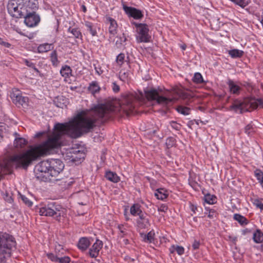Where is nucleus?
<instances>
[{"mask_svg":"<svg viewBox=\"0 0 263 263\" xmlns=\"http://www.w3.org/2000/svg\"><path fill=\"white\" fill-rule=\"evenodd\" d=\"M145 96L149 101H155L157 104L166 106L180 99L183 101V103L189 105L193 101V97L190 93L178 90L176 95H173L170 92H166L163 93H159L155 89H149L145 91Z\"/></svg>","mask_w":263,"mask_h":263,"instance_id":"1","label":"nucleus"},{"mask_svg":"<svg viewBox=\"0 0 263 263\" xmlns=\"http://www.w3.org/2000/svg\"><path fill=\"white\" fill-rule=\"evenodd\" d=\"M29 3L28 5V9L23 11H21V12L18 13L13 11L14 15L16 18H25L24 22L26 25L28 27H34L37 25L40 21V16L36 13L35 11L38 8L37 0H28Z\"/></svg>","mask_w":263,"mask_h":263,"instance_id":"2","label":"nucleus"},{"mask_svg":"<svg viewBox=\"0 0 263 263\" xmlns=\"http://www.w3.org/2000/svg\"><path fill=\"white\" fill-rule=\"evenodd\" d=\"M259 105L263 108V99L247 98L242 101H235L230 107L235 112L242 114L246 111H251L257 108Z\"/></svg>","mask_w":263,"mask_h":263,"instance_id":"3","label":"nucleus"},{"mask_svg":"<svg viewBox=\"0 0 263 263\" xmlns=\"http://www.w3.org/2000/svg\"><path fill=\"white\" fill-rule=\"evenodd\" d=\"M144 100V95L142 92L139 94L134 93H127L124 95L120 100V107L126 115L129 116L134 112L138 101H142Z\"/></svg>","mask_w":263,"mask_h":263,"instance_id":"4","label":"nucleus"},{"mask_svg":"<svg viewBox=\"0 0 263 263\" xmlns=\"http://www.w3.org/2000/svg\"><path fill=\"white\" fill-rule=\"evenodd\" d=\"M16 242L14 237L6 233L0 232V263L5 262L11 255L12 249Z\"/></svg>","mask_w":263,"mask_h":263,"instance_id":"5","label":"nucleus"},{"mask_svg":"<svg viewBox=\"0 0 263 263\" xmlns=\"http://www.w3.org/2000/svg\"><path fill=\"white\" fill-rule=\"evenodd\" d=\"M62 206L54 201L48 202L40 209L39 213L42 216L53 217L60 221L63 213Z\"/></svg>","mask_w":263,"mask_h":263,"instance_id":"6","label":"nucleus"},{"mask_svg":"<svg viewBox=\"0 0 263 263\" xmlns=\"http://www.w3.org/2000/svg\"><path fill=\"white\" fill-rule=\"evenodd\" d=\"M50 164L49 159L43 160L36 164L34 168V173L36 178L42 181H46L48 179H50L49 177Z\"/></svg>","mask_w":263,"mask_h":263,"instance_id":"7","label":"nucleus"},{"mask_svg":"<svg viewBox=\"0 0 263 263\" xmlns=\"http://www.w3.org/2000/svg\"><path fill=\"white\" fill-rule=\"evenodd\" d=\"M29 4L28 0H10L7 6L8 11L12 17L16 18L13 11L20 13L21 11H23V9L27 10Z\"/></svg>","mask_w":263,"mask_h":263,"instance_id":"8","label":"nucleus"},{"mask_svg":"<svg viewBox=\"0 0 263 263\" xmlns=\"http://www.w3.org/2000/svg\"><path fill=\"white\" fill-rule=\"evenodd\" d=\"M133 24L137 28V35L136 39L138 43L148 42L151 39V36L148 34L149 29L146 24L137 23L133 22Z\"/></svg>","mask_w":263,"mask_h":263,"instance_id":"9","label":"nucleus"},{"mask_svg":"<svg viewBox=\"0 0 263 263\" xmlns=\"http://www.w3.org/2000/svg\"><path fill=\"white\" fill-rule=\"evenodd\" d=\"M50 176L57 177L64 168V164L63 162L58 159H49Z\"/></svg>","mask_w":263,"mask_h":263,"instance_id":"10","label":"nucleus"},{"mask_svg":"<svg viewBox=\"0 0 263 263\" xmlns=\"http://www.w3.org/2000/svg\"><path fill=\"white\" fill-rule=\"evenodd\" d=\"M122 6L124 11L129 17H133L136 20H140L143 17L141 10L134 7L127 6L124 3H123Z\"/></svg>","mask_w":263,"mask_h":263,"instance_id":"11","label":"nucleus"},{"mask_svg":"<svg viewBox=\"0 0 263 263\" xmlns=\"http://www.w3.org/2000/svg\"><path fill=\"white\" fill-rule=\"evenodd\" d=\"M13 102L16 105H23L26 103L27 98L22 97L21 91L16 88L13 89L10 94Z\"/></svg>","mask_w":263,"mask_h":263,"instance_id":"12","label":"nucleus"},{"mask_svg":"<svg viewBox=\"0 0 263 263\" xmlns=\"http://www.w3.org/2000/svg\"><path fill=\"white\" fill-rule=\"evenodd\" d=\"M137 226L140 229H146L150 226L148 215L144 213L139 216L137 220Z\"/></svg>","mask_w":263,"mask_h":263,"instance_id":"13","label":"nucleus"},{"mask_svg":"<svg viewBox=\"0 0 263 263\" xmlns=\"http://www.w3.org/2000/svg\"><path fill=\"white\" fill-rule=\"evenodd\" d=\"M102 241L97 240L96 242L93 243L89 249V253L90 256L92 258L97 257L99 255L100 250L102 248Z\"/></svg>","mask_w":263,"mask_h":263,"instance_id":"14","label":"nucleus"},{"mask_svg":"<svg viewBox=\"0 0 263 263\" xmlns=\"http://www.w3.org/2000/svg\"><path fill=\"white\" fill-rule=\"evenodd\" d=\"M106 19L109 24L108 28L109 32L112 35L116 34L117 33V28L118 26L116 21L110 17H107Z\"/></svg>","mask_w":263,"mask_h":263,"instance_id":"15","label":"nucleus"},{"mask_svg":"<svg viewBox=\"0 0 263 263\" xmlns=\"http://www.w3.org/2000/svg\"><path fill=\"white\" fill-rule=\"evenodd\" d=\"M67 31L72 34V36H69L70 37H74L76 39L82 40V35L79 28L69 27Z\"/></svg>","mask_w":263,"mask_h":263,"instance_id":"16","label":"nucleus"},{"mask_svg":"<svg viewBox=\"0 0 263 263\" xmlns=\"http://www.w3.org/2000/svg\"><path fill=\"white\" fill-rule=\"evenodd\" d=\"M28 143L27 140L23 138L16 137L14 141V146L17 148H22Z\"/></svg>","mask_w":263,"mask_h":263,"instance_id":"17","label":"nucleus"},{"mask_svg":"<svg viewBox=\"0 0 263 263\" xmlns=\"http://www.w3.org/2000/svg\"><path fill=\"white\" fill-rule=\"evenodd\" d=\"M89 245V240L86 237H82L80 238L78 243V248L82 251L86 250Z\"/></svg>","mask_w":263,"mask_h":263,"instance_id":"18","label":"nucleus"},{"mask_svg":"<svg viewBox=\"0 0 263 263\" xmlns=\"http://www.w3.org/2000/svg\"><path fill=\"white\" fill-rule=\"evenodd\" d=\"M116 62L120 67H121L125 62L128 64V57L127 56L126 58H125V54L123 53H120L117 56Z\"/></svg>","mask_w":263,"mask_h":263,"instance_id":"19","label":"nucleus"},{"mask_svg":"<svg viewBox=\"0 0 263 263\" xmlns=\"http://www.w3.org/2000/svg\"><path fill=\"white\" fill-rule=\"evenodd\" d=\"M106 179L112 182L117 183L120 181V177L116 173L112 172H107L105 174Z\"/></svg>","mask_w":263,"mask_h":263,"instance_id":"20","label":"nucleus"},{"mask_svg":"<svg viewBox=\"0 0 263 263\" xmlns=\"http://www.w3.org/2000/svg\"><path fill=\"white\" fill-rule=\"evenodd\" d=\"M100 89V87L97 81L91 82L88 87V90L93 95L99 92Z\"/></svg>","mask_w":263,"mask_h":263,"instance_id":"21","label":"nucleus"},{"mask_svg":"<svg viewBox=\"0 0 263 263\" xmlns=\"http://www.w3.org/2000/svg\"><path fill=\"white\" fill-rule=\"evenodd\" d=\"M155 195L157 199L163 200L167 197L168 194L165 190L160 188L156 190L155 193Z\"/></svg>","mask_w":263,"mask_h":263,"instance_id":"22","label":"nucleus"},{"mask_svg":"<svg viewBox=\"0 0 263 263\" xmlns=\"http://www.w3.org/2000/svg\"><path fill=\"white\" fill-rule=\"evenodd\" d=\"M130 212L133 216L138 215L139 216L144 213L140 209V205L138 204H133L130 208Z\"/></svg>","mask_w":263,"mask_h":263,"instance_id":"23","label":"nucleus"},{"mask_svg":"<svg viewBox=\"0 0 263 263\" xmlns=\"http://www.w3.org/2000/svg\"><path fill=\"white\" fill-rule=\"evenodd\" d=\"M228 84L231 93L234 94H238L239 92V90L240 89V87L235 84L233 81L230 80L228 83Z\"/></svg>","mask_w":263,"mask_h":263,"instance_id":"24","label":"nucleus"},{"mask_svg":"<svg viewBox=\"0 0 263 263\" xmlns=\"http://www.w3.org/2000/svg\"><path fill=\"white\" fill-rule=\"evenodd\" d=\"M234 219L237 221L241 226L247 225L249 223L248 219L239 214H235L233 216Z\"/></svg>","mask_w":263,"mask_h":263,"instance_id":"25","label":"nucleus"},{"mask_svg":"<svg viewBox=\"0 0 263 263\" xmlns=\"http://www.w3.org/2000/svg\"><path fill=\"white\" fill-rule=\"evenodd\" d=\"M71 68L67 65L63 66L60 70L61 74L65 78H69L71 75Z\"/></svg>","mask_w":263,"mask_h":263,"instance_id":"26","label":"nucleus"},{"mask_svg":"<svg viewBox=\"0 0 263 263\" xmlns=\"http://www.w3.org/2000/svg\"><path fill=\"white\" fill-rule=\"evenodd\" d=\"M143 240L146 242H152L154 240L155 233L153 231L149 232L147 234H141Z\"/></svg>","mask_w":263,"mask_h":263,"instance_id":"27","label":"nucleus"},{"mask_svg":"<svg viewBox=\"0 0 263 263\" xmlns=\"http://www.w3.org/2000/svg\"><path fill=\"white\" fill-rule=\"evenodd\" d=\"M52 47V44L45 43L37 47V50L39 53L46 52L50 50Z\"/></svg>","mask_w":263,"mask_h":263,"instance_id":"28","label":"nucleus"},{"mask_svg":"<svg viewBox=\"0 0 263 263\" xmlns=\"http://www.w3.org/2000/svg\"><path fill=\"white\" fill-rule=\"evenodd\" d=\"M254 241L256 243H260L263 241V233L257 229L253 234Z\"/></svg>","mask_w":263,"mask_h":263,"instance_id":"29","label":"nucleus"},{"mask_svg":"<svg viewBox=\"0 0 263 263\" xmlns=\"http://www.w3.org/2000/svg\"><path fill=\"white\" fill-rule=\"evenodd\" d=\"M229 54L233 58H238L242 56L243 52L237 49H232L229 51Z\"/></svg>","mask_w":263,"mask_h":263,"instance_id":"30","label":"nucleus"},{"mask_svg":"<svg viewBox=\"0 0 263 263\" xmlns=\"http://www.w3.org/2000/svg\"><path fill=\"white\" fill-rule=\"evenodd\" d=\"M60 249L56 247L55 248V255L53 253H48L47 254V256L49 259H50L51 261L58 262L59 256H60Z\"/></svg>","mask_w":263,"mask_h":263,"instance_id":"31","label":"nucleus"},{"mask_svg":"<svg viewBox=\"0 0 263 263\" xmlns=\"http://www.w3.org/2000/svg\"><path fill=\"white\" fill-rule=\"evenodd\" d=\"M50 61L54 66H57L60 62L58 59L57 52L55 50L53 51L50 54Z\"/></svg>","mask_w":263,"mask_h":263,"instance_id":"32","label":"nucleus"},{"mask_svg":"<svg viewBox=\"0 0 263 263\" xmlns=\"http://www.w3.org/2000/svg\"><path fill=\"white\" fill-rule=\"evenodd\" d=\"M177 111L183 115H187L190 114V108L187 107H184L181 105L178 106L176 108Z\"/></svg>","mask_w":263,"mask_h":263,"instance_id":"33","label":"nucleus"},{"mask_svg":"<svg viewBox=\"0 0 263 263\" xmlns=\"http://www.w3.org/2000/svg\"><path fill=\"white\" fill-rule=\"evenodd\" d=\"M216 197L214 195H212L210 194H207L204 196V200L206 203L209 204H212L215 203L216 202Z\"/></svg>","mask_w":263,"mask_h":263,"instance_id":"34","label":"nucleus"},{"mask_svg":"<svg viewBox=\"0 0 263 263\" xmlns=\"http://www.w3.org/2000/svg\"><path fill=\"white\" fill-rule=\"evenodd\" d=\"M193 81L197 84H200L204 82L202 75L199 72H196L192 79Z\"/></svg>","mask_w":263,"mask_h":263,"instance_id":"35","label":"nucleus"},{"mask_svg":"<svg viewBox=\"0 0 263 263\" xmlns=\"http://www.w3.org/2000/svg\"><path fill=\"white\" fill-rule=\"evenodd\" d=\"M174 251H176L179 255H181L184 253V248L181 246H177L175 247V246H173L172 248L170 249V252L172 253Z\"/></svg>","mask_w":263,"mask_h":263,"instance_id":"36","label":"nucleus"},{"mask_svg":"<svg viewBox=\"0 0 263 263\" xmlns=\"http://www.w3.org/2000/svg\"><path fill=\"white\" fill-rule=\"evenodd\" d=\"M254 172L257 179L263 187V172L260 170H256Z\"/></svg>","mask_w":263,"mask_h":263,"instance_id":"37","label":"nucleus"},{"mask_svg":"<svg viewBox=\"0 0 263 263\" xmlns=\"http://www.w3.org/2000/svg\"><path fill=\"white\" fill-rule=\"evenodd\" d=\"M242 8H245L250 2V0H231Z\"/></svg>","mask_w":263,"mask_h":263,"instance_id":"38","label":"nucleus"},{"mask_svg":"<svg viewBox=\"0 0 263 263\" xmlns=\"http://www.w3.org/2000/svg\"><path fill=\"white\" fill-rule=\"evenodd\" d=\"M74 152H80V151L72 149L67 151L64 156L65 159L69 161H72V158L73 157Z\"/></svg>","mask_w":263,"mask_h":263,"instance_id":"39","label":"nucleus"},{"mask_svg":"<svg viewBox=\"0 0 263 263\" xmlns=\"http://www.w3.org/2000/svg\"><path fill=\"white\" fill-rule=\"evenodd\" d=\"M129 76V72L125 71L124 70H121L119 72V78L122 81H126L128 80Z\"/></svg>","mask_w":263,"mask_h":263,"instance_id":"40","label":"nucleus"},{"mask_svg":"<svg viewBox=\"0 0 263 263\" xmlns=\"http://www.w3.org/2000/svg\"><path fill=\"white\" fill-rule=\"evenodd\" d=\"M165 144L167 148H170L176 144L175 139L173 137H169L166 139Z\"/></svg>","mask_w":263,"mask_h":263,"instance_id":"41","label":"nucleus"},{"mask_svg":"<svg viewBox=\"0 0 263 263\" xmlns=\"http://www.w3.org/2000/svg\"><path fill=\"white\" fill-rule=\"evenodd\" d=\"M85 26L87 28V30L90 32L92 36H95L97 34V31L92 28V25L89 22H86L85 23Z\"/></svg>","mask_w":263,"mask_h":263,"instance_id":"42","label":"nucleus"},{"mask_svg":"<svg viewBox=\"0 0 263 263\" xmlns=\"http://www.w3.org/2000/svg\"><path fill=\"white\" fill-rule=\"evenodd\" d=\"M24 63H25V64H26L27 66H28V67H30V68H31L33 69H34V70L36 72H37V73H39V72H40V71L38 70V69H37V68L35 67L34 64V63H33L32 62H31V61H29V60H27V59H24Z\"/></svg>","mask_w":263,"mask_h":263,"instance_id":"43","label":"nucleus"},{"mask_svg":"<svg viewBox=\"0 0 263 263\" xmlns=\"http://www.w3.org/2000/svg\"><path fill=\"white\" fill-rule=\"evenodd\" d=\"M70 262V258L68 256H64L63 257L61 256V254L60 256H59V259L58 262L59 263H69Z\"/></svg>","mask_w":263,"mask_h":263,"instance_id":"44","label":"nucleus"},{"mask_svg":"<svg viewBox=\"0 0 263 263\" xmlns=\"http://www.w3.org/2000/svg\"><path fill=\"white\" fill-rule=\"evenodd\" d=\"M118 228L120 231V236L121 237H123L124 235H126V230L123 224L118 225Z\"/></svg>","mask_w":263,"mask_h":263,"instance_id":"45","label":"nucleus"},{"mask_svg":"<svg viewBox=\"0 0 263 263\" xmlns=\"http://www.w3.org/2000/svg\"><path fill=\"white\" fill-rule=\"evenodd\" d=\"M20 197L26 205H28V206H32V202L25 196L20 194Z\"/></svg>","mask_w":263,"mask_h":263,"instance_id":"46","label":"nucleus"},{"mask_svg":"<svg viewBox=\"0 0 263 263\" xmlns=\"http://www.w3.org/2000/svg\"><path fill=\"white\" fill-rule=\"evenodd\" d=\"M253 204L261 210H263V203L258 199H254L252 200Z\"/></svg>","mask_w":263,"mask_h":263,"instance_id":"47","label":"nucleus"},{"mask_svg":"<svg viewBox=\"0 0 263 263\" xmlns=\"http://www.w3.org/2000/svg\"><path fill=\"white\" fill-rule=\"evenodd\" d=\"M170 124L171 126H172V127L173 128L176 129V130H179L181 128V124L177 123L175 121H172L170 122Z\"/></svg>","mask_w":263,"mask_h":263,"instance_id":"48","label":"nucleus"},{"mask_svg":"<svg viewBox=\"0 0 263 263\" xmlns=\"http://www.w3.org/2000/svg\"><path fill=\"white\" fill-rule=\"evenodd\" d=\"M79 152H74L73 157L72 158V162L74 163H79L81 161V158L80 157L78 156V154Z\"/></svg>","mask_w":263,"mask_h":263,"instance_id":"49","label":"nucleus"},{"mask_svg":"<svg viewBox=\"0 0 263 263\" xmlns=\"http://www.w3.org/2000/svg\"><path fill=\"white\" fill-rule=\"evenodd\" d=\"M118 40L116 41V44H122L123 42H125L126 41V36L124 33L122 34V36L118 37Z\"/></svg>","mask_w":263,"mask_h":263,"instance_id":"50","label":"nucleus"},{"mask_svg":"<svg viewBox=\"0 0 263 263\" xmlns=\"http://www.w3.org/2000/svg\"><path fill=\"white\" fill-rule=\"evenodd\" d=\"M245 133L248 135H250L253 132V127L251 125H247L245 128Z\"/></svg>","mask_w":263,"mask_h":263,"instance_id":"51","label":"nucleus"},{"mask_svg":"<svg viewBox=\"0 0 263 263\" xmlns=\"http://www.w3.org/2000/svg\"><path fill=\"white\" fill-rule=\"evenodd\" d=\"M112 88L114 92H118L120 90V86L117 84L116 82L112 83Z\"/></svg>","mask_w":263,"mask_h":263,"instance_id":"52","label":"nucleus"},{"mask_svg":"<svg viewBox=\"0 0 263 263\" xmlns=\"http://www.w3.org/2000/svg\"><path fill=\"white\" fill-rule=\"evenodd\" d=\"M200 243V241L197 240H195L194 242L192 244V247L194 250H197L199 249Z\"/></svg>","mask_w":263,"mask_h":263,"instance_id":"53","label":"nucleus"},{"mask_svg":"<svg viewBox=\"0 0 263 263\" xmlns=\"http://www.w3.org/2000/svg\"><path fill=\"white\" fill-rule=\"evenodd\" d=\"M168 209L167 206L165 204H161L158 208V211L162 212H166Z\"/></svg>","mask_w":263,"mask_h":263,"instance_id":"54","label":"nucleus"},{"mask_svg":"<svg viewBox=\"0 0 263 263\" xmlns=\"http://www.w3.org/2000/svg\"><path fill=\"white\" fill-rule=\"evenodd\" d=\"M0 45H2L6 47L9 48L11 46V44L8 42H6L3 41V40L0 37Z\"/></svg>","mask_w":263,"mask_h":263,"instance_id":"55","label":"nucleus"},{"mask_svg":"<svg viewBox=\"0 0 263 263\" xmlns=\"http://www.w3.org/2000/svg\"><path fill=\"white\" fill-rule=\"evenodd\" d=\"M215 215V212L214 210H210L209 211V214L208 215V217L210 218H213Z\"/></svg>","mask_w":263,"mask_h":263,"instance_id":"56","label":"nucleus"},{"mask_svg":"<svg viewBox=\"0 0 263 263\" xmlns=\"http://www.w3.org/2000/svg\"><path fill=\"white\" fill-rule=\"evenodd\" d=\"M198 208L196 205H195L194 204L191 205V209L192 211H193L194 213H195L196 211H197Z\"/></svg>","mask_w":263,"mask_h":263,"instance_id":"57","label":"nucleus"},{"mask_svg":"<svg viewBox=\"0 0 263 263\" xmlns=\"http://www.w3.org/2000/svg\"><path fill=\"white\" fill-rule=\"evenodd\" d=\"M45 132H39L37 133H36L35 136H34V138H40L43 135L45 134Z\"/></svg>","mask_w":263,"mask_h":263,"instance_id":"58","label":"nucleus"},{"mask_svg":"<svg viewBox=\"0 0 263 263\" xmlns=\"http://www.w3.org/2000/svg\"><path fill=\"white\" fill-rule=\"evenodd\" d=\"M180 47L182 50H184L186 49V46L185 44H183L181 45Z\"/></svg>","mask_w":263,"mask_h":263,"instance_id":"59","label":"nucleus"},{"mask_svg":"<svg viewBox=\"0 0 263 263\" xmlns=\"http://www.w3.org/2000/svg\"><path fill=\"white\" fill-rule=\"evenodd\" d=\"M13 199L11 197H10L8 199V201L9 202V203H11Z\"/></svg>","mask_w":263,"mask_h":263,"instance_id":"60","label":"nucleus"},{"mask_svg":"<svg viewBox=\"0 0 263 263\" xmlns=\"http://www.w3.org/2000/svg\"><path fill=\"white\" fill-rule=\"evenodd\" d=\"M83 11L85 12L86 10V8L84 6H83Z\"/></svg>","mask_w":263,"mask_h":263,"instance_id":"61","label":"nucleus"},{"mask_svg":"<svg viewBox=\"0 0 263 263\" xmlns=\"http://www.w3.org/2000/svg\"><path fill=\"white\" fill-rule=\"evenodd\" d=\"M80 204H81V205H86V203H83V202H79V203Z\"/></svg>","mask_w":263,"mask_h":263,"instance_id":"62","label":"nucleus"},{"mask_svg":"<svg viewBox=\"0 0 263 263\" xmlns=\"http://www.w3.org/2000/svg\"><path fill=\"white\" fill-rule=\"evenodd\" d=\"M58 106L59 107H62V108L63 107H62V106H59V105H58Z\"/></svg>","mask_w":263,"mask_h":263,"instance_id":"63","label":"nucleus"},{"mask_svg":"<svg viewBox=\"0 0 263 263\" xmlns=\"http://www.w3.org/2000/svg\"><path fill=\"white\" fill-rule=\"evenodd\" d=\"M262 249L263 250V245L261 246Z\"/></svg>","mask_w":263,"mask_h":263,"instance_id":"64","label":"nucleus"}]
</instances>
